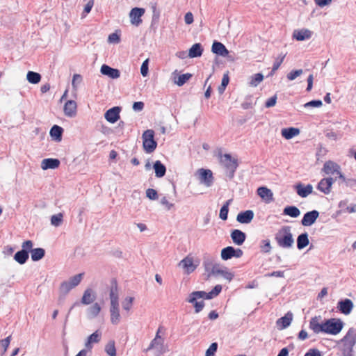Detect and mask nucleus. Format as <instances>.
Wrapping results in <instances>:
<instances>
[{"instance_id":"5","label":"nucleus","mask_w":356,"mask_h":356,"mask_svg":"<svg viewBox=\"0 0 356 356\" xmlns=\"http://www.w3.org/2000/svg\"><path fill=\"white\" fill-rule=\"evenodd\" d=\"M323 170L325 174L333 175L334 179L337 180L339 179L341 183L346 182V178L344 175L341 172V168L337 163L332 161H326L324 163Z\"/></svg>"},{"instance_id":"59","label":"nucleus","mask_w":356,"mask_h":356,"mask_svg":"<svg viewBox=\"0 0 356 356\" xmlns=\"http://www.w3.org/2000/svg\"><path fill=\"white\" fill-rule=\"evenodd\" d=\"M277 99V95H273L266 102L265 106L266 108H270L274 106L276 104Z\"/></svg>"},{"instance_id":"1","label":"nucleus","mask_w":356,"mask_h":356,"mask_svg":"<svg viewBox=\"0 0 356 356\" xmlns=\"http://www.w3.org/2000/svg\"><path fill=\"white\" fill-rule=\"evenodd\" d=\"M313 318V332L318 334L323 332L332 335L339 334L343 327V323L339 318H330L324 323H319Z\"/></svg>"},{"instance_id":"62","label":"nucleus","mask_w":356,"mask_h":356,"mask_svg":"<svg viewBox=\"0 0 356 356\" xmlns=\"http://www.w3.org/2000/svg\"><path fill=\"white\" fill-rule=\"evenodd\" d=\"M132 108L135 111H141L144 108V103L143 102H136L133 104Z\"/></svg>"},{"instance_id":"23","label":"nucleus","mask_w":356,"mask_h":356,"mask_svg":"<svg viewBox=\"0 0 356 356\" xmlns=\"http://www.w3.org/2000/svg\"><path fill=\"white\" fill-rule=\"evenodd\" d=\"M293 320V314L290 312H287L283 317L279 318L276 323L277 327L281 330L285 329L290 325Z\"/></svg>"},{"instance_id":"47","label":"nucleus","mask_w":356,"mask_h":356,"mask_svg":"<svg viewBox=\"0 0 356 356\" xmlns=\"http://www.w3.org/2000/svg\"><path fill=\"white\" fill-rule=\"evenodd\" d=\"M119 31L110 34L108 38V42L111 44H118L120 42V34Z\"/></svg>"},{"instance_id":"6","label":"nucleus","mask_w":356,"mask_h":356,"mask_svg":"<svg viewBox=\"0 0 356 356\" xmlns=\"http://www.w3.org/2000/svg\"><path fill=\"white\" fill-rule=\"evenodd\" d=\"M32 241L27 240L22 243V249L17 252L14 256V259L19 264H24L26 262L29 257V252L33 248Z\"/></svg>"},{"instance_id":"27","label":"nucleus","mask_w":356,"mask_h":356,"mask_svg":"<svg viewBox=\"0 0 356 356\" xmlns=\"http://www.w3.org/2000/svg\"><path fill=\"white\" fill-rule=\"evenodd\" d=\"M311 37V31L308 29L295 30L293 38L298 41H302Z\"/></svg>"},{"instance_id":"24","label":"nucleus","mask_w":356,"mask_h":356,"mask_svg":"<svg viewBox=\"0 0 356 356\" xmlns=\"http://www.w3.org/2000/svg\"><path fill=\"white\" fill-rule=\"evenodd\" d=\"M96 299V296L94 291L91 289H87L85 290L83 296L81 298V302L83 305H90Z\"/></svg>"},{"instance_id":"38","label":"nucleus","mask_w":356,"mask_h":356,"mask_svg":"<svg viewBox=\"0 0 356 356\" xmlns=\"http://www.w3.org/2000/svg\"><path fill=\"white\" fill-rule=\"evenodd\" d=\"M232 199L228 200L221 207L219 217L222 220H226L228 218L229 206L232 203Z\"/></svg>"},{"instance_id":"4","label":"nucleus","mask_w":356,"mask_h":356,"mask_svg":"<svg viewBox=\"0 0 356 356\" xmlns=\"http://www.w3.org/2000/svg\"><path fill=\"white\" fill-rule=\"evenodd\" d=\"M143 147L145 152L150 154L153 152L156 147L157 143L154 140V131L152 129L145 131L142 135Z\"/></svg>"},{"instance_id":"9","label":"nucleus","mask_w":356,"mask_h":356,"mask_svg":"<svg viewBox=\"0 0 356 356\" xmlns=\"http://www.w3.org/2000/svg\"><path fill=\"white\" fill-rule=\"evenodd\" d=\"M199 179L201 184L210 187L213 183V176L211 170L201 168L198 170Z\"/></svg>"},{"instance_id":"34","label":"nucleus","mask_w":356,"mask_h":356,"mask_svg":"<svg viewBox=\"0 0 356 356\" xmlns=\"http://www.w3.org/2000/svg\"><path fill=\"white\" fill-rule=\"evenodd\" d=\"M309 243L308 234L307 233H302L298 236L297 248L299 250H302L305 248Z\"/></svg>"},{"instance_id":"18","label":"nucleus","mask_w":356,"mask_h":356,"mask_svg":"<svg viewBox=\"0 0 356 356\" xmlns=\"http://www.w3.org/2000/svg\"><path fill=\"white\" fill-rule=\"evenodd\" d=\"M77 105L75 101L68 100L64 105V113L66 116L73 118L76 115Z\"/></svg>"},{"instance_id":"50","label":"nucleus","mask_w":356,"mask_h":356,"mask_svg":"<svg viewBox=\"0 0 356 356\" xmlns=\"http://www.w3.org/2000/svg\"><path fill=\"white\" fill-rule=\"evenodd\" d=\"M301 222H302V225H304V226L312 225V211H307L305 214Z\"/></svg>"},{"instance_id":"41","label":"nucleus","mask_w":356,"mask_h":356,"mask_svg":"<svg viewBox=\"0 0 356 356\" xmlns=\"http://www.w3.org/2000/svg\"><path fill=\"white\" fill-rule=\"evenodd\" d=\"M74 287L70 284L68 281H65L61 283L60 286V293L64 296H66Z\"/></svg>"},{"instance_id":"21","label":"nucleus","mask_w":356,"mask_h":356,"mask_svg":"<svg viewBox=\"0 0 356 356\" xmlns=\"http://www.w3.org/2000/svg\"><path fill=\"white\" fill-rule=\"evenodd\" d=\"M230 236L234 243H235L237 245H241L246 238L245 234L239 229L232 230Z\"/></svg>"},{"instance_id":"53","label":"nucleus","mask_w":356,"mask_h":356,"mask_svg":"<svg viewBox=\"0 0 356 356\" xmlns=\"http://www.w3.org/2000/svg\"><path fill=\"white\" fill-rule=\"evenodd\" d=\"M134 301V298L132 297H127L124 301L122 302V307L124 310L129 312L131 308L132 303Z\"/></svg>"},{"instance_id":"33","label":"nucleus","mask_w":356,"mask_h":356,"mask_svg":"<svg viewBox=\"0 0 356 356\" xmlns=\"http://www.w3.org/2000/svg\"><path fill=\"white\" fill-rule=\"evenodd\" d=\"M30 252L31 254V259L33 261H38L42 259L45 254V250L42 248L31 249Z\"/></svg>"},{"instance_id":"37","label":"nucleus","mask_w":356,"mask_h":356,"mask_svg":"<svg viewBox=\"0 0 356 356\" xmlns=\"http://www.w3.org/2000/svg\"><path fill=\"white\" fill-rule=\"evenodd\" d=\"M27 81L32 84H37L41 80V75L33 71H29L26 74Z\"/></svg>"},{"instance_id":"43","label":"nucleus","mask_w":356,"mask_h":356,"mask_svg":"<svg viewBox=\"0 0 356 356\" xmlns=\"http://www.w3.org/2000/svg\"><path fill=\"white\" fill-rule=\"evenodd\" d=\"M83 275H84L83 273L75 275L74 276L70 277L69 279L68 282L74 288L80 284V282H81V280L83 277Z\"/></svg>"},{"instance_id":"42","label":"nucleus","mask_w":356,"mask_h":356,"mask_svg":"<svg viewBox=\"0 0 356 356\" xmlns=\"http://www.w3.org/2000/svg\"><path fill=\"white\" fill-rule=\"evenodd\" d=\"M63 220V214L59 213L56 215H53L51 217V224L55 227H59Z\"/></svg>"},{"instance_id":"55","label":"nucleus","mask_w":356,"mask_h":356,"mask_svg":"<svg viewBox=\"0 0 356 356\" xmlns=\"http://www.w3.org/2000/svg\"><path fill=\"white\" fill-rule=\"evenodd\" d=\"M302 73H303V70L301 69L296 70H292L287 74V79L290 81L294 80L295 79H296L298 76H300Z\"/></svg>"},{"instance_id":"51","label":"nucleus","mask_w":356,"mask_h":356,"mask_svg":"<svg viewBox=\"0 0 356 356\" xmlns=\"http://www.w3.org/2000/svg\"><path fill=\"white\" fill-rule=\"evenodd\" d=\"M218 343L216 342L212 343L209 348L207 350L205 356H213L217 351Z\"/></svg>"},{"instance_id":"44","label":"nucleus","mask_w":356,"mask_h":356,"mask_svg":"<svg viewBox=\"0 0 356 356\" xmlns=\"http://www.w3.org/2000/svg\"><path fill=\"white\" fill-rule=\"evenodd\" d=\"M105 352L109 356H116V348L115 346V342L110 341L105 346Z\"/></svg>"},{"instance_id":"32","label":"nucleus","mask_w":356,"mask_h":356,"mask_svg":"<svg viewBox=\"0 0 356 356\" xmlns=\"http://www.w3.org/2000/svg\"><path fill=\"white\" fill-rule=\"evenodd\" d=\"M100 311V305L97 302H95L92 306L88 308L87 316L90 319H92L99 315Z\"/></svg>"},{"instance_id":"3","label":"nucleus","mask_w":356,"mask_h":356,"mask_svg":"<svg viewBox=\"0 0 356 356\" xmlns=\"http://www.w3.org/2000/svg\"><path fill=\"white\" fill-rule=\"evenodd\" d=\"M220 162L225 169L227 176L229 179H232L234 177L235 171L238 167L237 159L233 158L229 154H225L220 155Z\"/></svg>"},{"instance_id":"30","label":"nucleus","mask_w":356,"mask_h":356,"mask_svg":"<svg viewBox=\"0 0 356 356\" xmlns=\"http://www.w3.org/2000/svg\"><path fill=\"white\" fill-rule=\"evenodd\" d=\"M63 129L58 125H54L49 131L51 137L56 141L60 142L62 140Z\"/></svg>"},{"instance_id":"31","label":"nucleus","mask_w":356,"mask_h":356,"mask_svg":"<svg viewBox=\"0 0 356 356\" xmlns=\"http://www.w3.org/2000/svg\"><path fill=\"white\" fill-rule=\"evenodd\" d=\"M153 168L155 172V176L161 178L165 176L166 172L165 166L160 161H156L153 164Z\"/></svg>"},{"instance_id":"25","label":"nucleus","mask_w":356,"mask_h":356,"mask_svg":"<svg viewBox=\"0 0 356 356\" xmlns=\"http://www.w3.org/2000/svg\"><path fill=\"white\" fill-rule=\"evenodd\" d=\"M60 165V161L57 159H44L42 161L41 168L43 170L55 169Z\"/></svg>"},{"instance_id":"52","label":"nucleus","mask_w":356,"mask_h":356,"mask_svg":"<svg viewBox=\"0 0 356 356\" xmlns=\"http://www.w3.org/2000/svg\"><path fill=\"white\" fill-rule=\"evenodd\" d=\"M222 291V286L220 284H217L214 286V288L209 292V298H211V299L214 297L217 296Z\"/></svg>"},{"instance_id":"10","label":"nucleus","mask_w":356,"mask_h":356,"mask_svg":"<svg viewBox=\"0 0 356 356\" xmlns=\"http://www.w3.org/2000/svg\"><path fill=\"white\" fill-rule=\"evenodd\" d=\"M354 305L350 299L345 298L341 300L337 303V309L341 313L348 315L350 314L353 309Z\"/></svg>"},{"instance_id":"56","label":"nucleus","mask_w":356,"mask_h":356,"mask_svg":"<svg viewBox=\"0 0 356 356\" xmlns=\"http://www.w3.org/2000/svg\"><path fill=\"white\" fill-rule=\"evenodd\" d=\"M353 347L354 346H344L341 350L342 356H353Z\"/></svg>"},{"instance_id":"26","label":"nucleus","mask_w":356,"mask_h":356,"mask_svg":"<svg viewBox=\"0 0 356 356\" xmlns=\"http://www.w3.org/2000/svg\"><path fill=\"white\" fill-rule=\"evenodd\" d=\"M111 322L113 325H118L120 321V314L118 305L110 307Z\"/></svg>"},{"instance_id":"15","label":"nucleus","mask_w":356,"mask_h":356,"mask_svg":"<svg viewBox=\"0 0 356 356\" xmlns=\"http://www.w3.org/2000/svg\"><path fill=\"white\" fill-rule=\"evenodd\" d=\"M334 181L336 180L333 177L323 178L318 184L317 188L323 193L328 194Z\"/></svg>"},{"instance_id":"11","label":"nucleus","mask_w":356,"mask_h":356,"mask_svg":"<svg viewBox=\"0 0 356 356\" xmlns=\"http://www.w3.org/2000/svg\"><path fill=\"white\" fill-rule=\"evenodd\" d=\"M178 265L184 268L187 274L193 272L197 266V265L194 264L193 258L188 256L181 260Z\"/></svg>"},{"instance_id":"61","label":"nucleus","mask_w":356,"mask_h":356,"mask_svg":"<svg viewBox=\"0 0 356 356\" xmlns=\"http://www.w3.org/2000/svg\"><path fill=\"white\" fill-rule=\"evenodd\" d=\"M193 292H194V295L195 296H197L199 299H200V298H204V299H207V300L211 299V298L208 297L209 293H207L205 291H193Z\"/></svg>"},{"instance_id":"14","label":"nucleus","mask_w":356,"mask_h":356,"mask_svg":"<svg viewBox=\"0 0 356 356\" xmlns=\"http://www.w3.org/2000/svg\"><path fill=\"white\" fill-rule=\"evenodd\" d=\"M100 72L103 75L107 76L113 79H118L120 76V72L119 70L113 68L106 64L102 65Z\"/></svg>"},{"instance_id":"17","label":"nucleus","mask_w":356,"mask_h":356,"mask_svg":"<svg viewBox=\"0 0 356 356\" xmlns=\"http://www.w3.org/2000/svg\"><path fill=\"white\" fill-rule=\"evenodd\" d=\"M257 195L267 203H270L273 201V193L266 186H260L257 188Z\"/></svg>"},{"instance_id":"28","label":"nucleus","mask_w":356,"mask_h":356,"mask_svg":"<svg viewBox=\"0 0 356 356\" xmlns=\"http://www.w3.org/2000/svg\"><path fill=\"white\" fill-rule=\"evenodd\" d=\"M203 52V48L200 43L194 44L188 51V56L189 58L200 57Z\"/></svg>"},{"instance_id":"40","label":"nucleus","mask_w":356,"mask_h":356,"mask_svg":"<svg viewBox=\"0 0 356 356\" xmlns=\"http://www.w3.org/2000/svg\"><path fill=\"white\" fill-rule=\"evenodd\" d=\"M260 250L264 253H269L272 249L269 239H264L260 242Z\"/></svg>"},{"instance_id":"35","label":"nucleus","mask_w":356,"mask_h":356,"mask_svg":"<svg viewBox=\"0 0 356 356\" xmlns=\"http://www.w3.org/2000/svg\"><path fill=\"white\" fill-rule=\"evenodd\" d=\"M297 193L302 197H305L312 193V185L308 184L306 187H303L301 184L296 186Z\"/></svg>"},{"instance_id":"57","label":"nucleus","mask_w":356,"mask_h":356,"mask_svg":"<svg viewBox=\"0 0 356 356\" xmlns=\"http://www.w3.org/2000/svg\"><path fill=\"white\" fill-rule=\"evenodd\" d=\"M148 65H149V60L146 59L143 63H142V65L140 67V73L143 76H146L148 74Z\"/></svg>"},{"instance_id":"20","label":"nucleus","mask_w":356,"mask_h":356,"mask_svg":"<svg viewBox=\"0 0 356 356\" xmlns=\"http://www.w3.org/2000/svg\"><path fill=\"white\" fill-rule=\"evenodd\" d=\"M254 218V212L252 210H246L238 213L236 220L242 224L250 223Z\"/></svg>"},{"instance_id":"45","label":"nucleus","mask_w":356,"mask_h":356,"mask_svg":"<svg viewBox=\"0 0 356 356\" xmlns=\"http://www.w3.org/2000/svg\"><path fill=\"white\" fill-rule=\"evenodd\" d=\"M191 77H192V74L190 73L183 74L178 76L177 80L175 81V83L179 86H181L185 83H186Z\"/></svg>"},{"instance_id":"22","label":"nucleus","mask_w":356,"mask_h":356,"mask_svg":"<svg viewBox=\"0 0 356 356\" xmlns=\"http://www.w3.org/2000/svg\"><path fill=\"white\" fill-rule=\"evenodd\" d=\"M145 10L142 8H134L129 13L131 22H142L140 17L144 15Z\"/></svg>"},{"instance_id":"54","label":"nucleus","mask_w":356,"mask_h":356,"mask_svg":"<svg viewBox=\"0 0 356 356\" xmlns=\"http://www.w3.org/2000/svg\"><path fill=\"white\" fill-rule=\"evenodd\" d=\"M146 196L151 200H157L159 197L157 191L153 188H148L146 191Z\"/></svg>"},{"instance_id":"49","label":"nucleus","mask_w":356,"mask_h":356,"mask_svg":"<svg viewBox=\"0 0 356 356\" xmlns=\"http://www.w3.org/2000/svg\"><path fill=\"white\" fill-rule=\"evenodd\" d=\"M229 79L228 74H225L222 79L221 85L218 88V90H219L220 93H222L224 92L225 88L227 87V86L229 83Z\"/></svg>"},{"instance_id":"48","label":"nucleus","mask_w":356,"mask_h":356,"mask_svg":"<svg viewBox=\"0 0 356 356\" xmlns=\"http://www.w3.org/2000/svg\"><path fill=\"white\" fill-rule=\"evenodd\" d=\"M151 8L152 10V22H157L160 19V10L156 8V3H152Z\"/></svg>"},{"instance_id":"2","label":"nucleus","mask_w":356,"mask_h":356,"mask_svg":"<svg viewBox=\"0 0 356 356\" xmlns=\"http://www.w3.org/2000/svg\"><path fill=\"white\" fill-rule=\"evenodd\" d=\"M275 240L281 248H291L294 242L292 234L291 233V227L289 226L284 227L276 235Z\"/></svg>"},{"instance_id":"39","label":"nucleus","mask_w":356,"mask_h":356,"mask_svg":"<svg viewBox=\"0 0 356 356\" xmlns=\"http://www.w3.org/2000/svg\"><path fill=\"white\" fill-rule=\"evenodd\" d=\"M255 104L256 100L254 99V97L252 95H247L245 97L243 102L241 104V107L243 109L247 110L252 108Z\"/></svg>"},{"instance_id":"46","label":"nucleus","mask_w":356,"mask_h":356,"mask_svg":"<svg viewBox=\"0 0 356 356\" xmlns=\"http://www.w3.org/2000/svg\"><path fill=\"white\" fill-rule=\"evenodd\" d=\"M264 79V76L261 73H257L251 76L250 84L252 86H257Z\"/></svg>"},{"instance_id":"63","label":"nucleus","mask_w":356,"mask_h":356,"mask_svg":"<svg viewBox=\"0 0 356 356\" xmlns=\"http://www.w3.org/2000/svg\"><path fill=\"white\" fill-rule=\"evenodd\" d=\"M203 266L204 267L205 271L209 273L212 270V267L214 266V264H213L211 261L207 260L204 261Z\"/></svg>"},{"instance_id":"8","label":"nucleus","mask_w":356,"mask_h":356,"mask_svg":"<svg viewBox=\"0 0 356 356\" xmlns=\"http://www.w3.org/2000/svg\"><path fill=\"white\" fill-rule=\"evenodd\" d=\"M243 252L239 248H234L232 246H228L221 250V258L223 260H228L232 257L240 258Z\"/></svg>"},{"instance_id":"12","label":"nucleus","mask_w":356,"mask_h":356,"mask_svg":"<svg viewBox=\"0 0 356 356\" xmlns=\"http://www.w3.org/2000/svg\"><path fill=\"white\" fill-rule=\"evenodd\" d=\"M341 341L346 346H354L356 344V329L350 328Z\"/></svg>"},{"instance_id":"16","label":"nucleus","mask_w":356,"mask_h":356,"mask_svg":"<svg viewBox=\"0 0 356 356\" xmlns=\"http://www.w3.org/2000/svg\"><path fill=\"white\" fill-rule=\"evenodd\" d=\"M211 51L216 55L223 57H225L229 54V51L226 47L222 42L216 40H215L212 44Z\"/></svg>"},{"instance_id":"7","label":"nucleus","mask_w":356,"mask_h":356,"mask_svg":"<svg viewBox=\"0 0 356 356\" xmlns=\"http://www.w3.org/2000/svg\"><path fill=\"white\" fill-rule=\"evenodd\" d=\"M218 275L222 276L228 281H231L234 277V275L232 273L227 271V268H221L220 264H214V266L212 267V270L209 273L207 277L209 278L211 276L216 277Z\"/></svg>"},{"instance_id":"29","label":"nucleus","mask_w":356,"mask_h":356,"mask_svg":"<svg viewBox=\"0 0 356 356\" xmlns=\"http://www.w3.org/2000/svg\"><path fill=\"white\" fill-rule=\"evenodd\" d=\"M300 134V130L295 127H289L282 129L281 134L285 139L289 140L298 136Z\"/></svg>"},{"instance_id":"64","label":"nucleus","mask_w":356,"mask_h":356,"mask_svg":"<svg viewBox=\"0 0 356 356\" xmlns=\"http://www.w3.org/2000/svg\"><path fill=\"white\" fill-rule=\"evenodd\" d=\"M193 306L195 307V313H199L203 309L204 307V302L203 300H201L199 301L198 302H195Z\"/></svg>"},{"instance_id":"13","label":"nucleus","mask_w":356,"mask_h":356,"mask_svg":"<svg viewBox=\"0 0 356 356\" xmlns=\"http://www.w3.org/2000/svg\"><path fill=\"white\" fill-rule=\"evenodd\" d=\"M120 108L118 106L113 107L108 111L104 114L105 119L109 122L110 123L116 122L120 118Z\"/></svg>"},{"instance_id":"19","label":"nucleus","mask_w":356,"mask_h":356,"mask_svg":"<svg viewBox=\"0 0 356 356\" xmlns=\"http://www.w3.org/2000/svg\"><path fill=\"white\" fill-rule=\"evenodd\" d=\"M109 297H110V300H111V305H119L118 283L115 280H113L111 282V289H110Z\"/></svg>"},{"instance_id":"60","label":"nucleus","mask_w":356,"mask_h":356,"mask_svg":"<svg viewBox=\"0 0 356 356\" xmlns=\"http://www.w3.org/2000/svg\"><path fill=\"white\" fill-rule=\"evenodd\" d=\"M11 336H8L4 339L0 341V346L3 348V351L6 352L10 342Z\"/></svg>"},{"instance_id":"36","label":"nucleus","mask_w":356,"mask_h":356,"mask_svg":"<svg viewBox=\"0 0 356 356\" xmlns=\"http://www.w3.org/2000/svg\"><path fill=\"white\" fill-rule=\"evenodd\" d=\"M283 213L293 218H297L300 216V210L295 206H288L284 209Z\"/></svg>"},{"instance_id":"58","label":"nucleus","mask_w":356,"mask_h":356,"mask_svg":"<svg viewBox=\"0 0 356 356\" xmlns=\"http://www.w3.org/2000/svg\"><path fill=\"white\" fill-rule=\"evenodd\" d=\"M92 343H98L100 340V335L98 334V332L96 331L90 334L88 339Z\"/></svg>"}]
</instances>
